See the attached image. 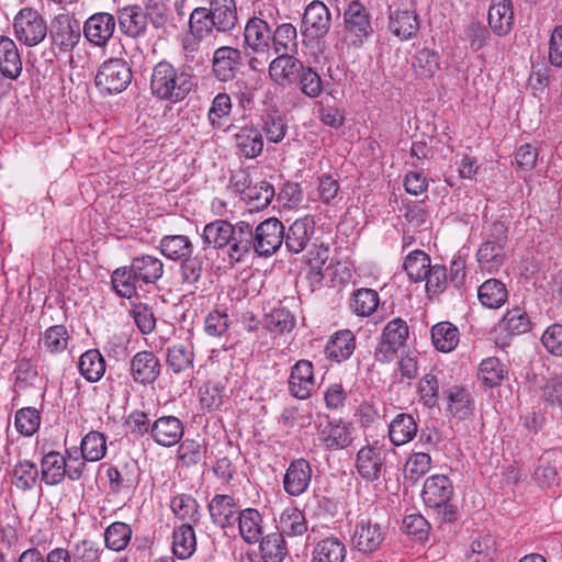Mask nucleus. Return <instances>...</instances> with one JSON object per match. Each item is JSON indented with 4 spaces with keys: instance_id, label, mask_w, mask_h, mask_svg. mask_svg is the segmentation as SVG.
I'll list each match as a JSON object with an SVG mask.
<instances>
[{
    "instance_id": "obj_1",
    "label": "nucleus",
    "mask_w": 562,
    "mask_h": 562,
    "mask_svg": "<svg viewBox=\"0 0 562 562\" xmlns=\"http://www.w3.org/2000/svg\"><path fill=\"white\" fill-rule=\"evenodd\" d=\"M194 86L195 77L186 67L176 68L171 63L161 60L153 68L149 88L159 100L181 102Z\"/></svg>"
},
{
    "instance_id": "obj_2",
    "label": "nucleus",
    "mask_w": 562,
    "mask_h": 562,
    "mask_svg": "<svg viewBox=\"0 0 562 562\" xmlns=\"http://www.w3.org/2000/svg\"><path fill=\"white\" fill-rule=\"evenodd\" d=\"M164 274L162 261L154 256L143 255L132 260L130 267L116 269L111 277L113 288L123 297L136 294L137 284H154Z\"/></svg>"
},
{
    "instance_id": "obj_3",
    "label": "nucleus",
    "mask_w": 562,
    "mask_h": 562,
    "mask_svg": "<svg viewBox=\"0 0 562 562\" xmlns=\"http://www.w3.org/2000/svg\"><path fill=\"white\" fill-rule=\"evenodd\" d=\"M250 237V224L240 221L235 225L216 220L204 226L202 239L207 247L221 249L227 247V255L235 262L245 259V250Z\"/></svg>"
},
{
    "instance_id": "obj_4",
    "label": "nucleus",
    "mask_w": 562,
    "mask_h": 562,
    "mask_svg": "<svg viewBox=\"0 0 562 562\" xmlns=\"http://www.w3.org/2000/svg\"><path fill=\"white\" fill-rule=\"evenodd\" d=\"M453 495V486L448 476L437 474L429 476L422 491L426 506L434 508L441 516V521L452 522L457 519V508L449 502Z\"/></svg>"
},
{
    "instance_id": "obj_5",
    "label": "nucleus",
    "mask_w": 562,
    "mask_h": 562,
    "mask_svg": "<svg viewBox=\"0 0 562 562\" xmlns=\"http://www.w3.org/2000/svg\"><path fill=\"white\" fill-rule=\"evenodd\" d=\"M284 240V226L277 217H269L254 229L250 225V237L245 250V258L254 251L259 257H270L277 252Z\"/></svg>"
},
{
    "instance_id": "obj_6",
    "label": "nucleus",
    "mask_w": 562,
    "mask_h": 562,
    "mask_svg": "<svg viewBox=\"0 0 562 562\" xmlns=\"http://www.w3.org/2000/svg\"><path fill=\"white\" fill-rule=\"evenodd\" d=\"M132 69L123 58H110L101 64L95 75L97 88L105 94L121 93L131 83Z\"/></svg>"
},
{
    "instance_id": "obj_7",
    "label": "nucleus",
    "mask_w": 562,
    "mask_h": 562,
    "mask_svg": "<svg viewBox=\"0 0 562 562\" xmlns=\"http://www.w3.org/2000/svg\"><path fill=\"white\" fill-rule=\"evenodd\" d=\"M14 35L27 46L40 44L47 35V25L43 16L31 8L18 12L13 22Z\"/></svg>"
},
{
    "instance_id": "obj_8",
    "label": "nucleus",
    "mask_w": 562,
    "mask_h": 562,
    "mask_svg": "<svg viewBox=\"0 0 562 562\" xmlns=\"http://www.w3.org/2000/svg\"><path fill=\"white\" fill-rule=\"evenodd\" d=\"M391 452L385 443L379 440L362 447L356 459V469L361 477L368 481H376L385 469V459ZM392 452H394L392 450Z\"/></svg>"
},
{
    "instance_id": "obj_9",
    "label": "nucleus",
    "mask_w": 562,
    "mask_h": 562,
    "mask_svg": "<svg viewBox=\"0 0 562 562\" xmlns=\"http://www.w3.org/2000/svg\"><path fill=\"white\" fill-rule=\"evenodd\" d=\"M345 31L353 46L362 45L372 33L371 16L367 8L359 1H352L344 12Z\"/></svg>"
},
{
    "instance_id": "obj_10",
    "label": "nucleus",
    "mask_w": 562,
    "mask_h": 562,
    "mask_svg": "<svg viewBox=\"0 0 562 562\" xmlns=\"http://www.w3.org/2000/svg\"><path fill=\"white\" fill-rule=\"evenodd\" d=\"M49 36L53 46L64 53L70 52L80 41V24L68 14H59L50 23Z\"/></svg>"
},
{
    "instance_id": "obj_11",
    "label": "nucleus",
    "mask_w": 562,
    "mask_h": 562,
    "mask_svg": "<svg viewBox=\"0 0 562 562\" xmlns=\"http://www.w3.org/2000/svg\"><path fill=\"white\" fill-rule=\"evenodd\" d=\"M331 13L322 1H312L305 8L302 19V34L311 38H322L330 30Z\"/></svg>"
},
{
    "instance_id": "obj_12",
    "label": "nucleus",
    "mask_w": 562,
    "mask_h": 562,
    "mask_svg": "<svg viewBox=\"0 0 562 562\" xmlns=\"http://www.w3.org/2000/svg\"><path fill=\"white\" fill-rule=\"evenodd\" d=\"M316 386L314 367L310 360L301 359L290 369L288 380L289 393L297 400L308 398Z\"/></svg>"
},
{
    "instance_id": "obj_13",
    "label": "nucleus",
    "mask_w": 562,
    "mask_h": 562,
    "mask_svg": "<svg viewBox=\"0 0 562 562\" xmlns=\"http://www.w3.org/2000/svg\"><path fill=\"white\" fill-rule=\"evenodd\" d=\"M243 67V54L231 46H222L214 50L212 74L222 82L233 80Z\"/></svg>"
},
{
    "instance_id": "obj_14",
    "label": "nucleus",
    "mask_w": 562,
    "mask_h": 562,
    "mask_svg": "<svg viewBox=\"0 0 562 562\" xmlns=\"http://www.w3.org/2000/svg\"><path fill=\"white\" fill-rule=\"evenodd\" d=\"M390 8V30L401 40L412 37L418 30L417 16L408 8L409 0H386Z\"/></svg>"
},
{
    "instance_id": "obj_15",
    "label": "nucleus",
    "mask_w": 562,
    "mask_h": 562,
    "mask_svg": "<svg viewBox=\"0 0 562 562\" xmlns=\"http://www.w3.org/2000/svg\"><path fill=\"white\" fill-rule=\"evenodd\" d=\"M116 25L114 15L108 12H98L87 19L83 24L85 37L94 46H105L112 38Z\"/></svg>"
},
{
    "instance_id": "obj_16",
    "label": "nucleus",
    "mask_w": 562,
    "mask_h": 562,
    "mask_svg": "<svg viewBox=\"0 0 562 562\" xmlns=\"http://www.w3.org/2000/svg\"><path fill=\"white\" fill-rule=\"evenodd\" d=\"M305 65L293 54H279L269 64V76L279 86L296 83L300 72Z\"/></svg>"
},
{
    "instance_id": "obj_17",
    "label": "nucleus",
    "mask_w": 562,
    "mask_h": 562,
    "mask_svg": "<svg viewBox=\"0 0 562 562\" xmlns=\"http://www.w3.org/2000/svg\"><path fill=\"white\" fill-rule=\"evenodd\" d=\"M352 546L359 552L372 553L376 551L384 540L381 526L370 519H361L357 522L352 535Z\"/></svg>"
},
{
    "instance_id": "obj_18",
    "label": "nucleus",
    "mask_w": 562,
    "mask_h": 562,
    "mask_svg": "<svg viewBox=\"0 0 562 562\" xmlns=\"http://www.w3.org/2000/svg\"><path fill=\"white\" fill-rule=\"evenodd\" d=\"M315 233V222L311 216H304L294 221L284 229V245L289 252H302L311 241Z\"/></svg>"
},
{
    "instance_id": "obj_19",
    "label": "nucleus",
    "mask_w": 562,
    "mask_h": 562,
    "mask_svg": "<svg viewBox=\"0 0 562 562\" xmlns=\"http://www.w3.org/2000/svg\"><path fill=\"white\" fill-rule=\"evenodd\" d=\"M116 20L120 31L131 37L145 36L147 31V15L139 5H126L116 11Z\"/></svg>"
},
{
    "instance_id": "obj_20",
    "label": "nucleus",
    "mask_w": 562,
    "mask_h": 562,
    "mask_svg": "<svg viewBox=\"0 0 562 562\" xmlns=\"http://www.w3.org/2000/svg\"><path fill=\"white\" fill-rule=\"evenodd\" d=\"M312 480V469L305 459L292 461L283 477L284 491L291 496L302 495Z\"/></svg>"
},
{
    "instance_id": "obj_21",
    "label": "nucleus",
    "mask_w": 562,
    "mask_h": 562,
    "mask_svg": "<svg viewBox=\"0 0 562 562\" xmlns=\"http://www.w3.org/2000/svg\"><path fill=\"white\" fill-rule=\"evenodd\" d=\"M184 432L182 422L175 416H162L154 422L150 435L155 442L162 447H171L178 443Z\"/></svg>"
},
{
    "instance_id": "obj_22",
    "label": "nucleus",
    "mask_w": 562,
    "mask_h": 562,
    "mask_svg": "<svg viewBox=\"0 0 562 562\" xmlns=\"http://www.w3.org/2000/svg\"><path fill=\"white\" fill-rule=\"evenodd\" d=\"M130 370L136 383L150 384L159 376L160 363L154 352L140 351L132 358Z\"/></svg>"
},
{
    "instance_id": "obj_23",
    "label": "nucleus",
    "mask_w": 562,
    "mask_h": 562,
    "mask_svg": "<svg viewBox=\"0 0 562 562\" xmlns=\"http://www.w3.org/2000/svg\"><path fill=\"white\" fill-rule=\"evenodd\" d=\"M271 32L269 24L265 20L256 16L251 18L245 26V42L255 53L268 52L271 42Z\"/></svg>"
},
{
    "instance_id": "obj_24",
    "label": "nucleus",
    "mask_w": 562,
    "mask_h": 562,
    "mask_svg": "<svg viewBox=\"0 0 562 562\" xmlns=\"http://www.w3.org/2000/svg\"><path fill=\"white\" fill-rule=\"evenodd\" d=\"M448 413L459 419L467 420L473 416L474 400L471 393L461 386H451L447 391Z\"/></svg>"
},
{
    "instance_id": "obj_25",
    "label": "nucleus",
    "mask_w": 562,
    "mask_h": 562,
    "mask_svg": "<svg viewBox=\"0 0 562 562\" xmlns=\"http://www.w3.org/2000/svg\"><path fill=\"white\" fill-rule=\"evenodd\" d=\"M209 512L214 524L225 528L236 520L239 513L234 497L225 494L215 495L209 504Z\"/></svg>"
},
{
    "instance_id": "obj_26",
    "label": "nucleus",
    "mask_w": 562,
    "mask_h": 562,
    "mask_svg": "<svg viewBox=\"0 0 562 562\" xmlns=\"http://www.w3.org/2000/svg\"><path fill=\"white\" fill-rule=\"evenodd\" d=\"M238 154L245 158H257L263 149V138L259 128L241 127L234 136Z\"/></svg>"
},
{
    "instance_id": "obj_27",
    "label": "nucleus",
    "mask_w": 562,
    "mask_h": 562,
    "mask_svg": "<svg viewBox=\"0 0 562 562\" xmlns=\"http://www.w3.org/2000/svg\"><path fill=\"white\" fill-rule=\"evenodd\" d=\"M418 431V425L411 414H397L389 425V438L394 446L412 441Z\"/></svg>"
},
{
    "instance_id": "obj_28",
    "label": "nucleus",
    "mask_w": 562,
    "mask_h": 562,
    "mask_svg": "<svg viewBox=\"0 0 562 562\" xmlns=\"http://www.w3.org/2000/svg\"><path fill=\"white\" fill-rule=\"evenodd\" d=\"M0 71L2 76L16 79L22 71V60L15 43L5 36H0Z\"/></svg>"
},
{
    "instance_id": "obj_29",
    "label": "nucleus",
    "mask_w": 562,
    "mask_h": 562,
    "mask_svg": "<svg viewBox=\"0 0 562 562\" xmlns=\"http://www.w3.org/2000/svg\"><path fill=\"white\" fill-rule=\"evenodd\" d=\"M239 535L249 544L262 538V516L255 508L240 510L237 516Z\"/></svg>"
},
{
    "instance_id": "obj_30",
    "label": "nucleus",
    "mask_w": 562,
    "mask_h": 562,
    "mask_svg": "<svg viewBox=\"0 0 562 562\" xmlns=\"http://www.w3.org/2000/svg\"><path fill=\"white\" fill-rule=\"evenodd\" d=\"M207 9L216 32L225 33L235 27L237 12L234 0H212L211 8Z\"/></svg>"
},
{
    "instance_id": "obj_31",
    "label": "nucleus",
    "mask_w": 562,
    "mask_h": 562,
    "mask_svg": "<svg viewBox=\"0 0 562 562\" xmlns=\"http://www.w3.org/2000/svg\"><path fill=\"white\" fill-rule=\"evenodd\" d=\"M269 143L278 144L288 133L284 115L276 109L265 111L260 116V130Z\"/></svg>"
},
{
    "instance_id": "obj_32",
    "label": "nucleus",
    "mask_w": 562,
    "mask_h": 562,
    "mask_svg": "<svg viewBox=\"0 0 562 562\" xmlns=\"http://www.w3.org/2000/svg\"><path fill=\"white\" fill-rule=\"evenodd\" d=\"M488 24L498 35L507 34L514 22V11L510 0H494L488 9Z\"/></svg>"
},
{
    "instance_id": "obj_33",
    "label": "nucleus",
    "mask_w": 562,
    "mask_h": 562,
    "mask_svg": "<svg viewBox=\"0 0 562 562\" xmlns=\"http://www.w3.org/2000/svg\"><path fill=\"white\" fill-rule=\"evenodd\" d=\"M356 339L353 334L346 329L336 333L328 341L325 352L327 358L341 362L348 359L355 351Z\"/></svg>"
},
{
    "instance_id": "obj_34",
    "label": "nucleus",
    "mask_w": 562,
    "mask_h": 562,
    "mask_svg": "<svg viewBox=\"0 0 562 562\" xmlns=\"http://www.w3.org/2000/svg\"><path fill=\"white\" fill-rule=\"evenodd\" d=\"M505 245L499 241L486 240L477 250V261L483 270L496 272L505 261Z\"/></svg>"
},
{
    "instance_id": "obj_35",
    "label": "nucleus",
    "mask_w": 562,
    "mask_h": 562,
    "mask_svg": "<svg viewBox=\"0 0 562 562\" xmlns=\"http://www.w3.org/2000/svg\"><path fill=\"white\" fill-rule=\"evenodd\" d=\"M274 54H294L297 50V32L291 23H282L271 32V42Z\"/></svg>"
},
{
    "instance_id": "obj_36",
    "label": "nucleus",
    "mask_w": 562,
    "mask_h": 562,
    "mask_svg": "<svg viewBox=\"0 0 562 562\" xmlns=\"http://www.w3.org/2000/svg\"><path fill=\"white\" fill-rule=\"evenodd\" d=\"M477 297L483 306L499 308L507 301L508 292L502 281L488 279L479 286Z\"/></svg>"
},
{
    "instance_id": "obj_37",
    "label": "nucleus",
    "mask_w": 562,
    "mask_h": 562,
    "mask_svg": "<svg viewBox=\"0 0 562 562\" xmlns=\"http://www.w3.org/2000/svg\"><path fill=\"white\" fill-rule=\"evenodd\" d=\"M159 248L161 254L171 260H183L193 252V244L184 235H167L160 239Z\"/></svg>"
},
{
    "instance_id": "obj_38",
    "label": "nucleus",
    "mask_w": 562,
    "mask_h": 562,
    "mask_svg": "<svg viewBox=\"0 0 562 562\" xmlns=\"http://www.w3.org/2000/svg\"><path fill=\"white\" fill-rule=\"evenodd\" d=\"M67 464L65 463V457L59 452L46 453L41 462V474L42 480L47 485H56L60 483L66 476Z\"/></svg>"
},
{
    "instance_id": "obj_39",
    "label": "nucleus",
    "mask_w": 562,
    "mask_h": 562,
    "mask_svg": "<svg viewBox=\"0 0 562 562\" xmlns=\"http://www.w3.org/2000/svg\"><path fill=\"white\" fill-rule=\"evenodd\" d=\"M531 326L526 311L519 306L508 310L498 323V330L507 337L521 335L529 331Z\"/></svg>"
},
{
    "instance_id": "obj_40",
    "label": "nucleus",
    "mask_w": 562,
    "mask_h": 562,
    "mask_svg": "<svg viewBox=\"0 0 562 562\" xmlns=\"http://www.w3.org/2000/svg\"><path fill=\"white\" fill-rule=\"evenodd\" d=\"M279 533L288 537L302 536L307 531V521L304 514L297 508H285L278 520Z\"/></svg>"
},
{
    "instance_id": "obj_41",
    "label": "nucleus",
    "mask_w": 562,
    "mask_h": 562,
    "mask_svg": "<svg viewBox=\"0 0 562 562\" xmlns=\"http://www.w3.org/2000/svg\"><path fill=\"white\" fill-rule=\"evenodd\" d=\"M196 548L195 532L189 524H182L173 530L172 552L181 560L190 558Z\"/></svg>"
},
{
    "instance_id": "obj_42",
    "label": "nucleus",
    "mask_w": 562,
    "mask_h": 562,
    "mask_svg": "<svg viewBox=\"0 0 562 562\" xmlns=\"http://www.w3.org/2000/svg\"><path fill=\"white\" fill-rule=\"evenodd\" d=\"M345 558V544L339 539L330 537L316 543L312 562H344Z\"/></svg>"
},
{
    "instance_id": "obj_43",
    "label": "nucleus",
    "mask_w": 562,
    "mask_h": 562,
    "mask_svg": "<svg viewBox=\"0 0 562 562\" xmlns=\"http://www.w3.org/2000/svg\"><path fill=\"white\" fill-rule=\"evenodd\" d=\"M431 340L437 350L452 351L459 342V329L450 322H440L431 328Z\"/></svg>"
},
{
    "instance_id": "obj_44",
    "label": "nucleus",
    "mask_w": 562,
    "mask_h": 562,
    "mask_svg": "<svg viewBox=\"0 0 562 562\" xmlns=\"http://www.w3.org/2000/svg\"><path fill=\"white\" fill-rule=\"evenodd\" d=\"M215 31L214 22L211 18V11L205 7H198L193 9L189 16L188 32L206 41L213 36Z\"/></svg>"
},
{
    "instance_id": "obj_45",
    "label": "nucleus",
    "mask_w": 562,
    "mask_h": 562,
    "mask_svg": "<svg viewBox=\"0 0 562 562\" xmlns=\"http://www.w3.org/2000/svg\"><path fill=\"white\" fill-rule=\"evenodd\" d=\"M259 548L265 562H282L288 555L284 538L278 531L261 538Z\"/></svg>"
},
{
    "instance_id": "obj_46",
    "label": "nucleus",
    "mask_w": 562,
    "mask_h": 562,
    "mask_svg": "<svg viewBox=\"0 0 562 562\" xmlns=\"http://www.w3.org/2000/svg\"><path fill=\"white\" fill-rule=\"evenodd\" d=\"M193 348L190 344H173L167 349V364L176 373L183 372L192 367Z\"/></svg>"
},
{
    "instance_id": "obj_47",
    "label": "nucleus",
    "mask_w": 562,
    "mask_h": 562,
    "mask_svg": "<svg viewBox=\"0 0 562 562\" xmlns=\"http://www.w3.org/2000/svg\"><path fill=\"white\" fill-rule=\"evenodd\" d=\"M38 469L36 464L30 460H20L12 470V483L18 490H32L38 479Z\"/></svg>"
},
{
    "instance_id": "obj_48",
    "label": "nucleus",
    "mask_w": 562,
    "mask_h": 562,
    "mask_svg": "<svg viewBox=\"0 0 562 562\" xmlns=\"http://www.w3.org/2000/svg\"><path fill=\"white\" fill-rule=\"evenodd\" d=\"M80 373L89 382H98L105 372V362L98 350H88L79 359Z\"/></svg>"
},
{
    "instance_id": "obj_49",
    "label": "nucleus",
    "mask_w": 562,
    "mask_h": 562,
    "mask_svg": "<svg viewBox=\"0 0 562 562\" xmlns=\"http://www.w3.org/2000/svg\"><path fill=\"white\" fill-rule=\"evenodd\" d=\"M380 297L376 291L361 288L353 292L350 308L358 316H369L379 306Z\"/></svg>"
},
{
    "instance_id": "obj_50",
    "label": "nucleus",
    "mask_w": 562,
    "mask_h": 562,
    "mask_svg": "<svg viewBox=\"0 0 562 562\" xmlns=\"http://www.w3.org/2000/svg\"><path fill=\"white\" fill-rule=\"evenodd\" d=\"M170 507L173 514L184 521L183 524L192 526L200 519L199 504L191 495L180 494L175 496L171 499Z\"/></svg>"
},
{
    "instance_id": "obj_51",
    "label": "nucleus",
    "mask_w": 562,
    "mask_h": 562,
    "mask_svg": "<svg viewBox=\"0 0 562 562\" xmlns=\"http://www.w3.org/2000/svg\"><path fill=\"white\" fill-rule=\"evenodd\" d=\"M323 435L327 448L344 449L352 442V426L342 422L329 424Z\"/></svg>"
},
{
    "instance_id": "obj_52",
    "label": "nucleus",
    "mask_w": 562,
    "mask_h": 562,
    "mask_svg": "<svg viewBox=\"0 0 562 562\" xmlns=\"http://www.w3.org/2000/svg\"><path fill=\"white\" fill-rule=\"evenodd\" d=\"M106 452L105 437L99 431L88 432L81 440L80 454L89 462L101 460Z\"/></svg>"
},
{
    "instance_id": "obj_53",
    "label": "nucleus",
    "mask_w": 562,
    "mask_h": 562,
    "mask_svg": "<svg viewBox=\"0 0 562 562\" xmlns=\"http://www.w3.org/2000/svg\"><path fill=\"white\" fill-rule=\"evenodd\" d=\"M413 67L420 78H431L440 68L439 55L430 48H423L414 57Z\"/></svg>"
},
{
    "instance_id": "obj_54",
    "label": "nucleus",
    "mask_w": 562,
    "mask_h": 562,
    "mask_svg": "<svg viewBox=\"0 0 562 562\" xmlns=\"http://www.w3.org/2000/svg\"><path fill=\"white\" fill-rule=\"evenodd\" d=\"M403 267L414 282H419L425 280L431 267L430 258L422 250H414L406 256Z\"/></svg>"
},
{
    "instance_id": "obj_55",
    "label": "nucleus",
    "mask_w": 562,
    "mask_h": 562,
    "mask_svg": "<svg viewBox=\"0 0 562 562\" xmlns=\"http://www.w3.org/2000/svg\"><path fill=\"white\" fill-rule=\"evenodd\" d=\"M232 99L227 93H217L209 109L207 120L213 130H220L232 112Z\"/></svg>"
},
{
    "instance_id": "obj_56",
    "label": "nucleus",
    "mask_w": 562,
    "mask_h": 562,
    "mask_svg": "<svg viewBox=\"0 0 562 562\" xmlns=\"http://www.w3.org/2000/svg\"><path fill=\"white\" fill-rule=\"evenodd\" d=\"M132 537L131 527L121 521L111 524L104 532L106 548L113 551H121L126 548Z\"/></svg>"
},
{
    "instance_id": "obj_57",
    "label": "nucleus",
    "mask_w": 562,
    "mask_h": 562,
    "mask_svg": "<svg viewBox=\"0 0 562 562\" xmlns=\"http://www.w3.org/2000/svg\"><path fill=\"white\" fill-rule=\"evenodd\" d=\"M496 557L495 541L491 536L480 537L472 541L467 553L468 562H493Z\"/></svg>"
},
{
    "instance_id": "obj_58",
    "label": "nucleus",
    "mask_w": 562,
    "mask_h": 562,
    "mask_svg": "<svg viewBox=\"0 0 562 562\" xmlns=\"http://www.w3.org/2000/svg\"><path fill=\"white\" fill-rule=\"evenodd\" d=\"M16 430L23 436H32L41 425L40 412L34 407L20 408L14 416Z\"/></svg>"
},
{
    "instance_id": "obj_59",
    "label": "nucleus",
    "mask_w": 562,
    "mask_h": 562,
    "mask_svg": "<svg viewBox=\"0 0 562 562\" xmlns=\"http://www.w3.org/2000/svg\"><path fill=\"white\" fill-rule=\"evenodd\" d=\"M431 458L425 452L412 453L404 465V477L411 482H417L430 469Z\"/></svg>"
},
{
    "instance_id": "obj_60",
    "label": "nucleus",
    "mask_w": 562,
    "mask_h": 562,
    "mask_svg": "<svg viewBox=\"0 0 562 562\" xmlns=\"http://www.w3.org/2000/svg\"><path fill=\"white\" fill-rule=\"evenodd\" d=\"M479 379L488 387L499 385L504 379V367L495 357L484 359L479 367Z\"/></svg>"
},
{
    "instance_id": "obj_61",
    "label": "nucleus",
    "mask_w": 562,
    "mask_h": 562,
    "mask_svg": "<svg viewBox=\"0 0 562 562\" xmlns=\"http://www.w3.org/2000/svg\"><path fill=\"white\" fill-rule=\"evenodd\" d=\"M296 83L301 92L308 98H317L323 92V81L317 71L310 66H304L297 77Z\"/></svg>"
},
{
    "instance_id": "obj_62",
    "label": "nucleus",
    "mask_w": 562,
    "mask_h": 562,
    "mask_svg": "<svg viewBox=\"0 0 562 562\" xmlns=\"http://www.w3.org/2000/svg\"><path fill=\"white\" fill-rule=\"evenodd\" d=\"M205 41L202 38H198L191 33H187L181 42L182 52H183V60L188 68H191L192 64L200 65L204 60L203 54V43Z\"/></svg>"
},
{
    "instance_id": "obj_63",
    "label": "nucleus",
    "mask_w": 562,
    "mask_h": 562,
    "mask_svg": "<svg viewBox=\"0 0 562 562\" xmlns=\"http://www.w3.org/2000/svg\"><path fill=\"white\" fill-rule=\"evenodd\" d=\"M68 331L65 326L56 325L46 329L43 337V346L52 353L64 351L68 346Z\"/></svg>"
},
{
    "instance_id": "obj_64",
    "label": "nucleus",
    "mask_w": 562,
    "mask_h": 562,
    "mask_svg": "<svg viewBox=\"0 0 562 562\" xmlns=\"http://www.w3.org/2000/svg\"><path fill=\"white\" fill-rule=\"evenodd\" d=\"M205 453V447L191 439L182 441L178 448V458L186 467L198 464Z\"/></svg>"
}]
</instances>
